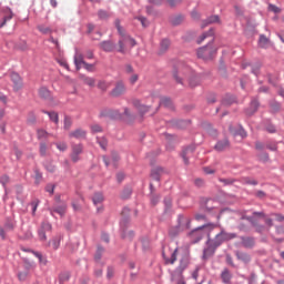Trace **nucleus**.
I'll return each instance as SVG.
<instances>
[{
  "mask_svg": "<svg viewBox=\"0 0 284 284\" xmlns=\"http://www.w3.org/2000/svg\"><path fill=\"white\" fill-rule=\"evenodd\" d=\"M227 148H230V141H227V140L219 141V142L215 144V150H216L217 152H223L224 150H227Z\"/></svg>",
  "mask_w": 284,
  "mask_h": 284,
  "instance_id": "obj_15",
  "label": "nucleus"
},
{
  "mask_svg": "<svg viewBox=\"0 0 284 284\" xmlns=\"http://www.w3.org/2000/svg\"><path fill=\"white\" fill-rule=\"evenodd\" d=\"M244 247H252V245H254V239L252 237H245L242 241Z\"/></svg>",
  "mask_w": 284,
  "mask_h": 284,
  "instance_id": "obj_41",
  "label": "nucleus"
},
{
  "mask_svg": "<svg viewBox=\"0 0 284 284\" xmlns=\"http://www.w3.org/2000/svg\"><path fill=\"white\" fill-rule=\"evenodd\" d=\"M197 57L204 61L212 60L216 57V47H214L212 43H209L207 45L197 49Z\"/></svg>",
  "mask_w": 284,
  "mask_h": 284,
  "instance_id": "obj_6",
  "label": "nucleus"
},
{
  "mask_svg": "<svg viewBox=\"0 0 284 284\" xmlns=\"http://www.w3.org/2000/svg\"><path fill=\"white\" fill-rule=\"evenodd\" d=\"M12 153L14 154L18 161L21 159V156H23V152L17 145L13 146Z\"/></svg>",
  "mask_w": 284,
  "mask_h": 284,
  "instance_id": "obj_39",
  "label": "nucleus"
},
{
  "mask_svg": "<svg viewBox=\"0 0 284 284\" xmlns=\"http://www.w3.org/2000/svg\"><path fill=\"white\" fill-rule=\"evenodd\" d=\"M101 50L104 52H114V42L108 40L100 43Z\"/></svg>",
  "mask_w": 284,
  "mask_h": 284,
  "instance_id": "obj_12",
  "label": "nucleus"
},
{
  "mask_svg": "<svg viewBox=\"0 0 284 284\" xmlns=\"http://www.w3.org/2000/svg\"><path fill=\"white\" fill-rule=\"evenodd\" d=\"M44 114H48L49 119L51 121H53V123H59V113L52 111V112H48V111H43Z\"/></svg>",
  "mask_w": 284,
  "mask_h": 284,
  "instance_id": "obj_24",
  "label": "nucleus"
},
{
  "mask_svg": "<svg viewBox=\"0 0 284 284\" xmlns=\"http://www.w3.org/2000/svg\"><path fill=\"white\" fill-rule=\"evenodd\" d=\"M55 148L60 152H65V150H68V144L65 142H58V143H55Z\"/></svg>",
  "mask_w": 284,
  "mask_h": 284,
  "instance_id": "obj_44",
  "label": "nucleus"
},
{
  "mask_svg": "<svg viewBox=\"0 0 284 284\" xmlns=\"http://www.w3.org/2000/svg\"><path fill=\"white\" fill-rule=\"evenodd\" d=\"M210 23H221V18L219 16H211L209 17L202 24V28L205 26H210Z\"/></svg>",
  "mask_w": 284,
  "mask_h": 284,
  "instance_id": "obj_20",
  "label": "nucleus"
},
{
  "mask_svg": "<svg viewBox=\"0 0 284 284\" xmlns=\"http://www.w3.org/2000/svg\"><path fill=\"white\" fill-rule=\"evenodd\" d=\"M91 132L93 134H97L99 132H103V128H101V125H99V124H92L91 125Z\"/></svg>",
  "mask_w": 284,
  "mask_h": 284,
  "instance_id": "obj_51",
  "label": "nucleus"
},
{
  "mask_svg": "<svg viewBox=\"0 0 284 284\" xmlns=\"http://www.w3.org/2000/svg\"><path fill=\"white\" fill-rule=\"evenodd\" d=\"M114 23H115V28H116L119 34L125 33V30L121 28V20L118 19V20H115Z\"/></svg>",
  "mask_w": 284,
  "mask_h": 284,
  "instance_id": "obj_56",
  "label": "nucleus"
},
{
  "mask_svg": "<svg viewBox=\"0 0 284 284\" xmlns=\"http://www.w3.org/2000/svg\"><path fill=\"white\" fill-rule=\"evenodd\" d=\"M49 136H50V133H48V131L43 129L37 130V138L39 139V141H41L42 139H48Z\"/></svg>",
  "mask_w": 284,
  "mask_h": 284,
  "instance_id": "obj_25",
  "label": "nucleus"
},
{
  "mask_svg": "<svg viewBox=\"0 0 284 284\" xmlns=\"http://www.w3.org/2000/svg\"><path fill=\"white\" fill-rule=\"evenodd\" d=\"M183 22V16H178L172 20L173 26H179Z\"/></svg>",
  "mask_w": 284,
  "mask_h": 284,
  "instance_id": "obj_58",
  "label": "nucleus"
},
{
  "mask_svg": "<svg viewBox=\"0 0 284 284\" xmlns=\"http://www.w3.org/2000/svg\"><path fill=\"white\" fill-rule=\"evenodd\" d=\"M125 92H128V89L125 88V82L120 80L115 83V87L111 90L110 94L114 98H119L123 97Z\"/></svg>",
  "mask_w": 284,
  "mask_h": 284,
  "instance_id": "obj_8",
  "label": "nucleus"
},
{
  "mask_svg": "<svg viewBox=\"0 0 284 284\" xmlns=\"http://www.w3.org/2000/svg\"><path fill=\"white\" fill-rule=\"evenodd\" d=\"M173 78L176 83L183 85L187 81L190 88H196L201 83V78L196 72L187 65L185 62L178 64L176 69L173 71Z\"/></svg>",
  "mask_w": 284,
  "mask_h": 284,
  "instance_id": "obj_2",
  "label": "nucleus"
},
{
  "mask_svg": "<svg viewBox=\"0 0 284 284\" xmlns=\"http://www.w3.org/2000/svg\"><path fill=\"white\" fill-rule=\"evenodd\" d=\"M166 3L170 8H176V6H181V3H183V0H166Z\"/></svg>",
  "mask_w": 284,
  "mask_h": 284,
  "instance_id": "obj_45",
  "label": "nucleus"
},
{
  "mask_svg": "<svg viewBox=\"0 0 284 284\" xmlns=\"http://www.w3.org/2000/svg\"><path fill=\"white\" fill-rule=\"evenodd\" d=\"M18 278L19 281H26V278H28V272H20Z\"/></svg>",
  "mask_w": 284,
  "mask_h": 284,
  "instance_id": "obj_61",
  "label": "nucleus"
},
{
  "mask_svg": "<svg viewBox=\"0 0 284 284\" xmlns=\"http://www.w3.org/2000/svg\"><path fill=\"white\" fill-rule=\"evenodd\" d=\"M132 194V189H125L122 193V199H128Z\"/></svg>",
  "mask_w": 284,
  "mask_h": 284,
  "instance_id": "obj_62",
  "label": "nucleus"
},
{
  "mask_svg": "<svg viewBox=\"0 0 284 284\" xmlns=\"http://www.w3.org/2000/svg\"><path fill=\"white\" fill-rule=\"evenodd\" d=\"M0 183H1V185H3V187H6V185H8V183H10V176H8V175L0 176Z\"/></svg>",
  "mask_w": 284,
  "mask_h": 284,
  "instance_id": "obj_54",
  "label": "nucleus"
},
{
  "mask_svg": "<svg viewBox=\"0 0 284 284\" xmlns=\"http://www.w3.org/2000/svg\"><path fill=\"white\" fill-rule=\"evenodd\" d=\"M207 37H214V29L209 30L207 32H204L197 40L196 43L201 44Z\"/></svg>",
  "mask_w": 284,
  "mask_h": 284,
  "instance_id": "obj_23",
  "label": "nucleus"
},
{
  "mask_svg": "<svg viewBox=\"0 0 284 284\" xmlns=\"http://www.w3.org/2000/svg\"><path fill=\"white\" fill-rule=\"evenodd\" d=\"M258 47L267 50V48H272V41L270 38L265 37V34H261L258 39Z\"/></svg>",
  "mask_w": 284,
  "mask_h": 284,
  "instance_id": "obj_11",
  "label": "nucleus"
},
{
  "mask_svg": "<svg viewBox=\"0 0 284 284\" xmlns=\"http://www.w3.org/2000/svg\"><path fill=\"white\" fill-rule=\"evenodd\" d=\"M72 128V118L65 116L64 118V130H70Z\"/></svg>",
  "mask_w": 284,
  "mask_h": 284,
  "instance_id": "obj_50",
  "label": "nucleus"
},
{
  "mask_svg": "<svg viewBox=\"0 0 284 284\" xmlns=\"http://www.w3.org/2000/svg\"><path fill=\"white\" fill-rule=\"evenodd\" d=\"M168 50H170V40L164 39L161 41L160 52H168Z\"/></svg>",
  "mask_w": 284,
  "mask_h": 284,
  "instance_id": "obj_26",
  "label": "nucleus"
},
{
  "mask_svg": "<svg viewBox=\"0 0 284 284\" xmlns=\"http://www.w3.org/2000/svg\"><path fill=\"white\" fill-rule=\"evenodd\" d=\"M221 278H222L223 283H230V281L232 278V274H230L229 270H224L221 274Z\"/></svg>",
  "mask_w": 284,
  "mask_h": 284,
  "instance_id": "obj_27",
  "label": "nucleus"
},
{
  "mask_svg": "<svg viewBox=\"0 0 284 284\" xmlns=\"http://www.w3.org/2000/svg\"><path fill=\"white\" fill-rule=\"evenodd\" d=\"M81 154H83V145L81 144L72 145L71 161L73 163H79V161H81Z\"/></svg>",
  "mask_w": 284,
  "mask_h": 284,
  "instance_id": "obj_9",
  "label": "nucleus"
},
{
  "mask_svg": "<svg viewBox=\"0 0 284 284\" xmlns=\"http://www.w3.org/2000/svg\"><path fill=\"white\" fill-rule=\"evenodd\" d=\"M268 10H270L271 12H275V14L278 13V12H281V9H280L278 7H276V6H274V4H270V6H268Z\"/></svg>",
  "mask_w": 284,
  "mask_h": 284,
  "instance_id": "obj_60",
  "label": "nucleus"
},
{
  "mask_svg": "<svg viewBox=\"0 0 284 284\" xmlns=\"http://www.w3.org/2000/svg\"><path fill=\"white\" fill-rule=\"evenodd\" d=\"M93 203H94V205H99V203H103V194L102 193H95L93 195Z\"/></svg>",
  "mask_w": 284,
  "mask_h": 284,
  "instance_id": "obj_35",
  "label": "nucleus"
},
{
  "mask_svg": "<svg viewBox=\"0 0 284 284\" xmlns=\"http://www.w3.org/2000/svg\"><path fill=\"white\" fill-rule=\"evenodd\" d=\"M237 258L240 261H243L244 263H250V261H251L250 255L246 253H237Z\"/></svg>",
  "mask_w": 284,
  "mask_h": 284,
  "instance_id": "obj_38",
  "label": "nucleus"
},
{
  "mask_svg": "<svg viewBox=\"0 0 284 284\" xmlns=\"http://www.w3.org/2000/svg\"><path fill=\"white\" fill-rule=\"evenodd\" d=\"M133 106L138 109L140 114H145V112L150 111V106L141 104L139 100H133Z\"/></svg>",
  "mask_w": 284,
  "mask_h": 284,
  "instance_id": "obj_13",
  "label": "nucleus"
},
{
  "mask_svg": "<svg viewBox=\"0 0 284 284\" xmlns=\"http://www.w3.org/2000/svg\"><path fill=\"white\" fill-rule=\"evenodd\" d=\"M216 227H219V224H214V223L205 224L203 226H200L191 231L189 236L192 243H199V241H201L205 236V232H212V230H216Z\"/></svg>",
  "mask_w": 284,
  "mask_h": 284,
  "instance_id": "obj_5",
  "label": "nucleus"
},
{
  "mask_svg": "<svg viewBox=\"0 0 284 284\" xmlns=\"http://www.w3.org/2000/svg\"><path fill=\"white\" fill-rule=\"evenodd\" d=\"M45 192H49V194H54V185L53 184H48L45 186Z\"/></svg>",
  "mask_w": 284,
  "mask_h": 284,
  "instance_id": "obj_63",
  "label": "nucleus"
},
{
  "mask_svg": "<svg viewBox=\"0 0 284 284\" xmlns=\"http://www.w3.org/2000/svg\"><path fill=\"white\" fill-rule=\"evenodd\" d=\"M61 245V236H57L51 241V246L53 250H58Z\"/></svg>",
  "mask_w": 284,
  "mask_h": 284,
  "instance_id": "obj_33",
  "label": "nucleus"
},
{
  "mask_svg": "<svg viewBox=\"0 0 284 284\" xmlns=\"http://www.w3.org/2000/svg\"><path fill=\"white\" fill-rule=\"evenodd\" d=\"M258 160L262 161L263 163H267V161H270V154L267 153H261L258 155Z\"/></svg>",
  "mask_w": 284,
  "mask_h": 284,
  "instance_id": "obj_55",
  "label": "nucleus"
},
{
  "mask_svg": "<svg viewBox=\"0 0 284 284\" xmlns=\"http://www.w3.org/2000/svg\"><path fill=\"white\" fill-rule=\"evenodd\" d=\"M38 94L40 97V99H52V93L50 92V90L45 87H41L38 90Z\"/></svg>",
  "mask_w": 284,
  "mask_h": 284,
  "instance_id": "obj_14",
  "label": "nucleus"
},
{
  "mask_svg": "<svg viewBox=\"0 0 284 284\" xmlns=\"http://www.w3.org/2000/svg\"><path fill=\"white\" fill-rule=\"evenodd\" d=\"M256 110H258V101L253 100V101L251 102L250 109L246 110V114H247L248 116H252V114H254V112H256Z\"/></svg>",
  "mask_w": 284,
  "mask_h": 284,
  "instance_id": "obj_22",
  "label": "nucleus"
},
{
  "mask_svg": "<svg viewBox=\"0 0 284 284\" xmlns=\"http://www.w3.org/2000/svg\"><path fill=\"white\" fill-rule=\"evenodd\" d=\"M104 252H105V250L103 247L98 246V250L94 255L95 261H99L101 258V256H103Z\"/></svg>",
  "mask_w": 284,
  "mask_h": 284,
  "instance_id": "obj_46",
  "label": "nucleus"
},
{
  "mask_svg": "<svg viewBox=\"0 0 284 284\" xmlns=\"http://www.w3.org/2000/svg\"><path fill=\"white\" fill-rule=\"evenodd\" d=\"M83 54L82 53H75L74 55V65L77 70H80L82 65H84Z\"/></svg>",
  "mask_w": 284,
  "mask_h": 284,
  "instance_id": "obj_16",
  "label": "nucleus"
},
{
  "mask_svg": "<svg viewBox=\"0 0 284 284\" xmlns=\"http://www.w3.org/2000/svg\"><path fill=\"white\" fill-rule=\"evenodd\" d=\"M11 81L13 83V90L16 92H19L21 88H23V80L21 79V75L18 73H11Z\"/></svg>",
  "mask_w": 284,
  "mask_h": 284,
  "instance_id": "obj_10",
  "label": "nucleus"
},
{
  "mask_svg": "<svg viewBox=\"0 0 284 284\" xmlns=\"http://www.w3.org/2000/svg\"><path fill=\"white\" fill-rule=\"evenodd\" d=\"M41 230L43 232H51L52 231V224H50L49 222H43L41 225Z\"/></svg>",
  "mask_w": 284,
  "mask_h": 284,
  "instance_id": "obj_52",
  "label": "nucleus"
},
{
  "mask_svg": "<svg viewBox=\"0 0 284 284\" xmlns=\"http://www.w3.org/2000/svg\"><path fill=\"white\" fill-rule=\"evenodd\" d=\"M256 216L257 217H265V213L263 212H254L253 216H247L246 221H250V223H252V225H256Z\"/></svg>",
  "mask_w": 284,
  "mask_h": 284,
  "instance_id": "obj_21",
  "label": "nucleus"
},
{
  "mask_svg": "<svg viewBox=\"0 0 284 284\" xmlns=\"http://www.w3.org/2000/svg\"><path fill=\"white\" fill-rule=\"evenodd\" d=\"M139 22H141L143 28H148V26H150V22L148 21V19L145 17H138L136 18Z\"/></svg>",
  "mask_w": 284,
  "mask_h": 284,
  "instance_id": "obj_53",
  "label": "nucleus"
},
{
  "mask_svg": "<svg viewBox=\"0 0 284 284\" xmlns=\"http://www.w3.org/2000/svg\"><path fill=\"white\" fill-rule=\"evenodd\" d=\"M60 283H67V281H70V272H62L59 275Z\"/></svg>",
  "mask_w": 284,
  "mask_h": 284,
  "instance_id": "obj_34",
  "label": "nucleus"
},
{
  "mask_svg": "<svg viewBox=\"0 0 284 284\" xmlns=\"http://www.w3.org/2000/svg\"><path fill=\"white\" fill-rule=\"evenodd\" d=\"M136 81H139V74H136V73L131 74V77L129 79V83H131V85H134V83H136Z\"/></svg>",
  "mask_w": 284,
  "mask_h": 284,
  "instance_id": "obj_57",
  "label": "nucleus"
},
{
  "mask_svg": "<svg viewBox=\"0 0 284 284\" xmlns=\"http://www.w3.org/2000/svg\"><path fill=\"white\" fill-rule=\"evenodd\" d=\"M81 81L85 83V85H89L90 88H94L97 80L94 78L88 77V75H81Z\"/></svg>",
  "mask_w": 284,
  "mask_h": 284,
  "instance_id": "obj_19",
  "label": "nucleus"
},
{
  "mask_svg": "<svg viewBox=\"0 0 284 284\" xmlns=\"http://www.w3.org/2000/svg\"><path fill=\"white\" fill-rule=\"evenodd\" d=\"M39 239H40V241H47V236H45V231H43V230H40L39 231Z\"/></svg>",
  "mask_w": 284,
  "mask_h": 284,
  "instance_id": "obj_64",
  "label": "nucleus"
},
{
  "mask_svg": "<svg viewBox=\"0 0 284 284\" xmlns=\"http://www.w3.org/2000/svg\"><path fill=\"white\" fill-rule=\"evenodd\" d=\"M160 105H163L164 108H172V100H170V98L163 97L160 101Z\"/></svg>",
  "mask_w": 284,
  "mask_h": 284,
  "instance_id": "obj_32",
  "label": "nucleus"
},
{
  "mask_svg": "<svg viewBox=\"0 0 284 284\" xmlns=\"http://www.w3.org/2000/svg\"><path fill=\"white\" fill-rule=\"evenodd\" d=\"M190 152H191V153L194 152V149H192V148H186V149L183 151V153H182V159H183L185 165H189V163H190V161L187 160V154H189Z\"/></svg>",
  "mask_w": 284,
  "mask_h": 284,
  "instance_id": "obj_30",
  "label": "nucleus"
},
{
  "mask_svg": "<svg viewBox=\"0 0 284 284\" xmlns=\"http://www.w3.org/2000/svg\"><path fill=\"white\" fill-rule=\"evenodd\" d=\"M136 45V40L130 37L128 33H120V39L118 41L116 52L120 54H126L128 50H132Z\"/></svg>",
  "mask_w": 284,
  "mask_h": 284,
  "instance_id": "obj_3",
  "label": "nucleus"
},
{
  "mask_svg": "<svg viewBox=\"0 0 284 284\" xmlns=\"http://www.w3.org/2000/svg\"><path fill=\"white\" fill-rule=\"evenodd\" d=\"M265 146L267 148V150H271V152H276V150H278L276 142H267Z\"/></svg>",
  "mask_w": 284,
  "mask_h": 284,
  "instance_id": "obj_47",
  "label": "nucleus"
},
{
  "mask_svg": "<svg viewBox=\"0 0 284 284\" xmlns=\"http://www.w3.org/2000/svg\"><path fill=\"white\" fill-rule=\"evenodd\" d=\"M12 17H13L12 10L8 9L7 14L3 18V21L0 23V28H3V26H6V23H8V21H10V19H12Z\"/></svg>",
  "mask_w": 284,
  "mask_h": 284,
  "instance_id": "obj_28",
  "label": "nucleus"
},
{
  "mask_svg": "<svg viewBox=\"0 0 284 284\" xmlns=\"http://www.w3.org/2000/svg\"><path fill=\"white\" fill-rule=\"evenodd\" d=\"M98 17L99 19H101L102 21H105L108 19H110V12L105 11V10H99L98 11Z\"/></svg>",
  "mask_w": 284,
  "mask_h": 284,
  "instance_id": "obj_31",
  "label": "nucleus"
},
{
  "mask_svg": "<svg viewBox=\"0 0 284 284\" xmlns=\"http://www.w3.org/2000/svg\"><path fill=\"white\" fill-rule=\"evenodd\" d=\"M98 143L102 150H105L108 148V140L105 138H98Z\"/></svg>",
  "mask_w": 284,
  "mask_h": 284,
  "instance_id": "obj_49",
  "label": "nucleus"
},
{
  "mask_svg": "<svg viewBox=\"0 0 284 284\" xmlns=\"http://www.w3.org/2000/svg\"><path fill=\"white\" fill-rule=\"evenodd\" d=\"M192 225V219L185 215H179L178 225L170 229V236H179L181 232H185V230H190Z\"/></svg>",
  "mask_w": 284,
  "mask_h": 284,
  "instance_id": "obj_4",
  "label": "nucleus"
},
{
  "mask_svg": "<svg viewBox=\"0 0 284 284\" xmlns=\"http://www.w3.org/2000/svg\"><path fill=\"white\" fill-rule=\"evenodd\" d=\"M38 30L42 34H50V32H52V29H50V27H45L43 24L38 26Z\"/></svg>",
  "mask_w": 284,
  "mask_h": 284,
  "instance_id": "obj_40",
  "label": "nucleus"
},
{
  "mask_svg": "<svg viewBox=\"0 0 284 284\" xmlns=\"http://www.w3.org/2000/svg\"><path fill=\"white\" fill-rule=\"evenodd\" d=\"M122 239H128L129 241H132V239H134V232L133 231H124L122 234Z\"/></svg>",
  "mask_w": 284,
  "mask_h": 284,
  "instance_id": "obj_48",
  "label": "nucleus"
},
{
  "mask_svg": "<svg viewBox=\"0 0 284 284\" xmlns=\"http://www.w3.org/2000/svg\"><path fill=\"white\" fill-rule=\"evenodd\" d=\"M162 256L166 265H174L176 261H180V265L175 271L178 274H182L187 268V265H190V253L185 248L166 246L163 250Z\"/></svg>",
  "mask_w": 284,
  "mask_h": 284,
  "instance_id": "obj_1",
  "label": "nucleus"
},
{
  "mask_svg": "<svg viewBox=\"0 0 284 284\" xmlns=\"http://www.w3.org/2000/svg\"><path fill=\"white\" fill-rule=\"evenodd\" d=\"M88 133L83 130V129H78L75 131H72L69 136L73 138V139H85V135Z\"/></svg>",
  "mask_w": 284,
  "mask_h": 284,
  "instance_id": "obj_17",
  "label": "nucleus"
},
{
  "mask_svg": "<svg viewBox=\"0 0 284 284\" xmlns=\"http://www.w3.org/2000/svg\"><path fill=\"white\" fill-rule=\"evenodd\" d=\"M40 154L41 156H47L48 154V144L45 142L40 143Z\"/></svg>",
  "mask_w": 284,
  "mask_h": 284,
  "instance_id": "obj_42",
  "label": "nucleus"
},
{
  "mask_svg": "<svg viewBox=\"0 0 284 284\" xmlns=\"http://www.w3.org/2000/svg\"><path fill=\"white\" fill-rule=\"evenodd\" d=\"M98 88H99V90H102V92H105L110 88V82L100 81L98 83Z\"/></svg>",
  "mask_w": 284,
  "mask_h": 284,
  "instance_id": "obj_37",
  "label": "nucleus"
},
{
  "mask_svg": "<svg viewBox=\"0 0 284 284\" xmlns=\"http://www.w3.org/2000/svg\"><path fill=\"white\" fill-rule=\"evenodd\" d=\"M232 239H236V234L234 233H227L225 231H221L215 237L214 240L210 241V246L211 247H219L221 245H223V243H225V241H232Z\"/></svg>",
  "mask_w": 284,
  "mask_h": 284,
  "instance_id": "obj_7",
  "label": "nucleus"
},
{
  "mask_svg": "<svg viewBox=\"0 0 284 284\" xmlns=\"http://www.w3.org/2000/svg\"><path fill=\"white\" fill-rule=\"evenodd\" d=\"M124 119L128 123H132L134 115L130 109H124Z\"/></svg>",
  "mask_w": 284,
  "mask_h": 284,
  "instance_id": "obj_29",
  "label": "nucleus"
},
{
  "mask_svg": "<svg viewBox=\"0 0 284 284\" xmlns=\"http://www.w3.org/2000/svg\"><path fill=\"white\" fill-rule=\"evenodd\" d=\"M31 207H32V214L37 212V207H39V200H33L31 202Z\"/></svg>",
  "mask_w": 284,
  "mask_h": 284,
  "instance_id": "obj_59",
  "label": "nucleus"
},
{
  "mask_svg": "<svg viewBox=\"0 0 284 284\" xmlns=\"http://www.w3.org/2000/svg\"><path fill=\"white\" fill-rule=\"evenodd\" d=\"M230 132L235 135L239 134L240 136H242V139H245V136H247V132H245V130L243 129H240L237 132H234V129L230 126Z\"/></svg>",
  "mask_w": 284,
  "mask_h": 284,
  "instance_id": "obj_36",
  "label": "nucleus"
},
{
  "mask_svg": "<svg viewBox=\"0 0 284 284\" xmlns=\"http://www.w3.org/2000/svg\"><path fill=\"white\" fill-rule=\"evenodd\" d=\"M65 210H68V206L63 203L61 205H58L53 209H51V214H59L60 216H63L65 214Z\"/></svg>",
  "mask_w": 284,
  "mask_h": 284,
  "instance_id": "obj_18",
  "label": "nucleus"
},
{
  "mask_svg": "<svg viewBox=\"0 0 284 284\" xmlns=\"http://www.w3.org/2000/svg\"><path fill=\"white\" fill-rule=\"evenodd\" d=\"M160 172H161V169H154L152 172H151V179H153V181H160Z\"/></svg>",
  "mask_w": 284,
  "mask_h": 284,
  "instance_id": "obj_43",
  "label": "nucleus"
}]
</instances>
